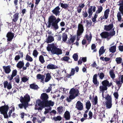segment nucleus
I'll return each mask as SVG.
<instances>
[{"label": "nucleus", "mask_w": 123, "mask_h": 123, "mask_svg": "<svg viewBox=\"0 0 123 123\" xmlns=\"http://www.w3.org/2000/svg\"><path fill=\"white\" fill-rule=\"evenodd\" d=\"M62 38L63 41L64 42H66L67 38V35L65 33H63L62 35Z\"/></svg>", "instance_id": "36"}, {"label": "nucleus", "mask_w": 123, "mask_h": 123, "mask_svg": "<svg viewBox=\"0 0 123 123\" xmlns=\"http://www.w3.org/2000/svg\"><path fill=\"white\" fill-rule=\"evenodd\" d=\"M69 59H70L69 57L67 56H65L62 57L61 58V60L62 61H67Z\"/></svg>", "instance_id": "49"}, {"label": "nucleus", "mask_w": 123, "mask_h": 123, "mask_svg": "<svg viewBox=\"0 0 123 123\" xmlns=\"http://www.w3.org/2000/svg\"><path fill=\"white\" fill-rule=\"evenodd\" d=\"M86 22L87 25V26L88 25L89 26H91L92 24V22L91 20L89 22L87 20H86Z\"/></svg>", "instance_id": "58"}, {"label": "nucleus", "mask_w": 123, "mask_h": 123, "mask_svg": "<svg viewBox=\"0 0 123 123\" xmlns=\"http://www.w3.org/2000/svg\"><path fill=\"white\" fill-rule=\"evenodd\" d=\"M96 47V46L95 45V44H92L91 46V49L92 50H94L93 52H96L97 51V49H95Z\"/></svg>", "instance_id": "48"}, {"label": "nucleus", "mask_w": 123, "mask_h": 123, "mask_svg": "<svg viewBox=\"0 0 123 123\" xmlns=\"http://www.w3.org/2000/svg\"><path fill=\"white\" fill-rule=\"evenodd\" d=\"M59 18H56L53 15L50 16L48 18V21L47 23L46 24V27L49 28L51 27V28L56 30L59 28L58 24L61 20Z\"/></svg>", "instance_id": "1"}, {"label": "nucleus", "mask_w": 123, "mask_h": 123, "mask_svg": "<svg viewBox=\"0 0 123 123\" xmlns=\"http://www.w3.org/2000/svg\"><path fill=\"white\" fill-rule=\"evenodd\" d=\"M12 31L13 32L14 31V29L13 28L11 29L10 31L8 32L6 34V37L7 38V40L8 41H11L14 37V33H12Z\"/></svg>", "instance_id": "10"}, {"label": "nucleus", "mask_w": 123, "mask_h": 123, "mask_svg": "<svg viewBox=\"0 0 123 123\" xmlns=\"http://www.w3.org/2000/svg\"><path fill=\"white\" fill-rule=\"evenodd\" d=\"M97 74H95L93 76V83L96 86H98L99 84V82L97 80Z\"/></svg>", "instance_id": "16"}, {"label": "nucleus", "mask_w": 123, "mask_h": 123, "mask_svg": "<svg viewBox=\"0 0 123 123\" xmlns=\"http://www.w3.org/2000/svg\"><path fill=\"white\" fill-rule=\"evenodd\" d=\"M47 49L48 51H50L52 54L59 55L62 53V51L61 49L57 48L54 43L49 44Z\"/></svg>", "instance_id": "3"}, {"label": "nucleus", "mask_w": 123, "mask_h": 123, "mask_svg": "<svg viewBox=\"0 0 123 123\" xmlns=\"http://www.w3.org/2000/svg\"><path fill=\"white\" fill-rule=\"evenodd\" d=\"M3 68L5 73L6 74L9 73L11 71V66L10 65L6 66H3Z\"/></svg>", "instance_id": "15"}, {"label": "nucleus", "mask_w": 123, "mask_h": 123, "mask_svg": "<svg viewBox=\"0 0 123 123\" xmlns=\"http://www.w3.org/2000/svg\"><path fill=\"white\" fill-rule=\"evenodd\" d=\"M63 107L62 106H60L57 107V110L58 112L59 113H61L63 111Z\"/></svg>", "instance_id": "45"}, {"label": "nucleus", "mask_w": 123, "mask_h": 123, "mask_svg": "<svg viewBox=\"0 0 123 123\" xmlns=\"http://www.w3.org/2000/svg\"><path fill=\"white\" fill-rule=\"evenodd\" d=\"M79 68L78 66H76L75 68H72L71 69V72L70 74L72 75H74L75 71L76 72H78L79 71Z\"/></svg>", "instance_id": "20"}, {"label": "nucleus", "mask_w": 123, "mask_h": 123, "mask_svg": "<svg viewBox=\"0 0 123 123\" xmlns=\"http://www.w3.org/2000/svg\"><path fill=\"white\" fill-rule=\"evenodd\" d=\"M76 107L78 110H82L83 109L82 103L80 101H77L76 103Z\"/></svg>", "instance_id": "14"}, {"label": "nucleus", "mask_w": 123, "mask_h": 123, "mask_svg": "<svg viewBox=\"0 0 123 123\" xmlns=\"http://www.w3.org/2000/svg\"><path fill=\"white\" fill-rule=\"evenodd\" d=\"M104 47L103 46L101 47L100 48L99 50V56H100L105 52V51L104 50Z\"/></svg>", "instance_id": "35"}, {"label": "nucleus", "mask_w": 123, "mask_h": 123, "mask_svg": "<svg viewBox=\"0 0 123 123\" xmlns=\"http://www.w3.org/2000/svg\"><path fill=\"white\" fill-rule=\"evenodd\" d=\"M69 93L70 95L69 97H67L66 99L67 101L68 102H70L72 100L74 99L80 94L78 89L73 88L70 89Z\"/></svg>", "instance_id": "4"}, {"label": "nucleus", "mask_w": 123, "mask_h": 123, "mask_svg": "<svg viewBox=\"0 0 123 123\" xmlns=\"http://www.w3.org/2000/svg\"><path fill=\"white\" fill-rule=\"evenodd\" d=\"M54 40V37L51 35H49L46 39V42L47 43H51Z\"/></svg>", "instance_id": "17"}, {"label": "nucleus", "mask_w": 123, "mask_h": 123, "mask_svg": "<svg viewBox=\"0 0 123 123\" xmlns=\"http://www.w3.org/2000/svg\"><path fill=\"white\" fill-rule=\"evenodd\" d=\"M25 60L30 62H32L33 60L32 58L28 54L26 55Z\"/></svg>", "instance_id": "32"}, {"label": "nucleus", "mask_w": 123, "mask_h": 123, "mask_svg": "<svg viewBox=\"0 0 123 123\" xmlns=\"http://www.w3.org/2000/svg\"><path fill=\"white\" fill-rule=\"evenodd\" d=\"M26 77V76L25 77L24 76L23 77L21 78V80L24 82H26L29 80V78L28 77Z\"/></svg>", "instance_id": "41"}, {"label": "nucleus", "mask_w": 123, "mask_h": 123, "mask_svg": "<svg viewBox=\"0 0 123 123\" xmlns=\"http://www.w3.org/2000/svg\"><path fill=\"white\" fill-rule=\"evenodd\" d=\"M112 31L110 32L106 31H103L100 34V35L102 38H106L107 40H109L115 34L114 28Z\"/></svg>", "instance_id": "6"}, {"label": "nucleus", "mask_w": 123, "mask_h": 123, "mask_svg": "<svg viewBox=\"0 0 123 123\" xmlns=\"http://www.w3.org/2000/svg\"><path fill=\"white\" fill-rule=\"evenodd\" d=\"M85 5L84 3L79 4V6L77 7V11L78 12L80 13L81 12L82 9L84 7Z\"/></svg>", "instance_id": "19"}, {"label": "nucleus", "mask_w": 123, "mask_h": 123, "mask_svg": "<svg viewBox=\"0 0 123 123\" xmlns=\"http://www.w3.org/2000/svg\"><path fill=\"white\" fill-rule=\"evenodd\" d=\"M20 58V56L19 55H16L14 59L16 61H17Z\"/></svg>", "instance_id": "64"}, {"label": "nucleus", "mask_w": 123, "mask_h": 123, "mask_svg": "<svg viewBox=\"0 0 123 123\" xmlns=\"http://www.w3.org/2000/svg\"><path fill=\"white\" fill-rule=\"evenodd\" d=\"M118 49L120 51H123V45H120L118 46Z\"/></svg>", "instance_id": "62"}, {"label": "nucleus", "mask_w": 123, "mask_h": 123, "mask_svg": "<svg viewBox=\"0 0 123 123\" xmlns=\"http://www.w3.org/2000/svg\"><path fill=\"white\" fill-rule=\"evenodd\" d=\"M60 5L61 6L62 8L65 9H68L69 7L68 4L65 3H63L60 2L59 5V6Z\"/></svg>", "instance_id": "26"}, {"label": "nucleus", "mask_w": 123, "mask_h": 123, "mask_svg": "<svg viewBox=\"0 0 123 123\" xmlns=\"http://www.w3.org/2000/svg\"><path fill=\"white\" fill-rule=\"evenodd\" d=\"M17 71L16 69L13 70L11 75L14 77L15 76L17 75Z\"/></svg>", "instance_id": "53"}, {"label": "nucleus", "mask_w": 123, "mask_h": 123, "mask_svg": "<svg viewBox=\"0 0 123 123\" xmlns=\"http://www.w3.org/2000/svg\"><path fill=\"white\" fill-rule=\"evenodd\" d=\"M109 51L112 53H115L116 50V46L115 45L111 47L109 49Z\"/></svg>", "instance_id": "31"}, {"label": "nucleus", "mask_w": 123, "mask_h": 123, "mask_svg": "<svg viewBox=\"0 0 123 123\" xmlns=\"http://www.w3.org/2000/svg\"><path fill=\"white\" fill-rule=\"evenodd\" d=\"M94 105H96L98 103V98L97 96H96L94 98V101L93 102Z\"/></svg>", "instance_id": "55"}, {"label": "nucleus", "mask_w": 123, "mask_h": 123, "mask_svg": "<svg viewBox=\"0 0 123 123\" xmlns=\"http://www.w3.org/2000/svg\"><path fill=\"white\" fill-rule=\"evenodd\" d=\"M30 88L34 90H37L38 88H39L38 85L35 83H33L30 84Z\"/></svg>", "instance_id": "24"}, {"label": "nucleus", "mask_w": 123, "mask_h": 123, "mask_svg": "<svg viewBox=\"0 0 123 123\" xmlns=\"http://www.w3.org/2000/svg\"><path fill=\"white\" fill-rule=\"evenodd\" d=\"M116 83L117 85L118 86L119 88V89L121 87V85L122 83L121 81H120V80H117L116 81Z\"/></svg>", "instance_id": "44"}, {"label": "nucleus", "mask_w": 123, "mask_h": 123, "mask_svg": "<svg viewBox=\"0 0 123 123\" xmlns=\"http://www.w3.org/2000/svg\"><path fill=\"white\" fill-rule=\"evenodd\" d=\"M37 78L39 80H41L42 81H43L45 78V76L43 75L38 74L37 76Z\"/></svg>", "instance_id": "30"}, {"label": "nucleus", "mask_w": 123, "mask_h": 123, "mask_svg": "<svg viewBox=\"0 0 123 123\" xmlns=\"http://www.w3.org/2000/svg\"><path fill=\"white\" fill-rule=\"evenodd\" d=\"M38 53V52L35 49L33 51V55L34 57H37Z\"/></svg>", "instance_id": "46"}, {"label": "nucleus", "mask_w": 123, "mask_h": 123, "mask_svg": "<svg viewBox=\"0 0 123 123\" xmlns=\"http://www.w3.org/2000/svg\"><path fill=\"white\" fill-rule=\"evenodd\" d=\"M15 81L17 83H18L20 81V78L18 75H17L14 78Z\"/></svg>", "instance_id": "50"}, {"label": "nucleus", "mask_w": 123, "mask_h": 123, "mask_svg": "<svg viewBox=\"0 0 123 123\" xmlns=\"http://www.w3.org/2000/svg\"><path fill=\"white\" fill-rule=\"evenodd\" d=\"M9 109V106L8 105H4L0 107V112L2 114H3L5 118H8L7 111Z\"/></svg>", "instance_id": "9"}, {"label": "nucleus", "mask_w": 123, "mask_h": 123, "mask_svg": "<svg viewBox=\"0 0 123 123\" xmlns=\"http://www.w3.org/2000/svg\"><path fill=\"white\" fill-rule=\"evenodd\" d=\"M24 63L23 61H20L18 62L16 65V66L18 68L21 69L24 65Z\"/></svg>", "instance_id": "23"}, {"label": "nucleus", "mask_w": 123, "mask_h": 123, "mask_svg": "<svg viewBox=\"0 0 123 123\" xmlns=\"http://www.w3.org/2000/svg\"><path fill=\"white\" fill-rule=\"evenodd\" d=\"M8 82L7 81H4V87L6 88L8 85Z\"/></svg>", "instance_id": "61"}, {"label": "nucleus", "mask_w": 123, "mask_h": 123, "mask_svg": "<svg viewBox=\"0 0 123 123\" xmlns=\"http://www.w3.org/2000/svg\"><path fill=\"white\" fill-rule=\"evenodd\" d=\"M60 8L59 6L55 7L53 10H52V12L53 14H55L56 16H59L60 15V11L59 10Z\"/></svg>", "instance_id": "13"}, {"label": "nucleus", "mask_w": 123, "mask_h": 123, "mask_svg": "<svg viewBox=\"0 0 123 123\" xmlns=\"http://www.w3.org/2000/svg\"><path fill=\"white\" fill-rule=\"evenodd\" d=\"M53 119L55 121H60L62 120V118L60 116L53 118Z\"/></svg>", "instance_id": "47"}, {"label": "nucleus", "mask_w": 123, "mask_h": 123, "mask_svg": "<svg viewBox=\"0 0 123 123\" xmlns=\"http://www.w3.org/2000/svg\"><path fill=\"white\" fill-rule=\"evenodd\" d=\"M99 77L101 79H102L105 76L103 72H101L100 73V74L99 73H98V75H99Z\"/></svg>", "instance_id": "52"}, {"label": "nucleus", "mask_w": 123, "mask_h": 123, "mask_svg": "<svg viewBox=\"0 0 123 123\" xmlns=\"http://www.w3.org/2000/svg\"><path fill=\"white\" fill-rule=\"evenodd\" d=\"M51 78L50 73H46V78L45 79V82H48L51 79Z\"/></svg>", "instance_id": "21"}, {"label": "nucleus", "mask_w": 123, "mask_h": 123, "mask_svg": "<svg viewBox=\"0 0 123 123\" xmlns=\"http://www.w3.org/2000/svg\"><path fill=\"white\" fill-rule=\"evenodd\" d=\"M113 71L114 70L112 69L109 71L110 77L112 79H114L115 77V75Z\"/></svg>", "instance_id": "34"}, {"label": "nucleus", "mask_w": 123, "mask_h": 123, "mask_svg": "<svg viewBox=\"0 0 123 123\" xmlns=\"http://www.w3.org/2000/svg\"><path fill=\"white\" fill-rule=\"evenodd\" d=\"M76 39L75 37L74 36H72L70 40L71 41V43H73L74 42Z\"/></svg>", "instance_id": "59"}, {"label": "nucleus", "mask_w": 123, "mask_h": 123, "mask_svg": "<svg viewBox=\"0 0 123 123\" xmlns=\"http://www.w3.org/2000/svg\"><path fill=\"white\" fill-rule=\"evenodd\" d=\"M97 66V64L95 61L91 65V66H92V67L95 68H96V67Z\"/></svg>", "instance_id": "63"}, {"label": "nucleus", "mask_w": 123, "mask_h": 123, "mask_svg": "<svg viewBox=\"0 0 123 123\" xmlns=\"http://www.w3.org/2000/svg\"><path fill=\"white\" fill-rule=\"evenodd\" d=\"M78 30L77 31V35L78 36H80L82 34L84 31V27L81 24H79L78 26Z\"/></svg>", "instance_id": "11"}, {"label": "nucleus", "mask_w": 123, "mask_h": 123, "mask_svg": "<svg viewBox=\"0 0 123 123\" xmlns=\"http://www.w3.org/2000/svg\"><path fill=\"white\" fill-rule=\"evenodd\" d=\"M117 17L118 20L119 21H120L122 19V18L121 15V13L120 12H118L117 14Z\"/></svg>", "instance_id": "43"}, {"label": "nucleus", "mask_w": 123, "mask_h": 123, "mask_svg": "<svg viewBox=\"0 0 123 123\" xmlns=\"http://www.w3.org/2000/svg\"><path fill=\"white\" fill-rule=\"evenodd\" d=\"M119 10L120 13L123 15V6L120 5L119 8Z\"/></svg>", "instance_id": "54"}, {"label": "nucleus", "mask_w": 123, "mask_h": 123, "mask_svg": "<svg viewBox=\"0 0 123 123\" xmlns=\"http://www.w3.org/2000/svg\"><path fill=\"white\" fill-rule=\"evenodd\" d=\"M116 61L117 64H120L122 62V59L121 57H117L116 58Z\"/></svg>", "instance_id": "37"}, {"label": "nucleus", "mask_w": 123, "mask_h": 123, "mask_svg": "<svg viewBox=\"0 0 123 123\" xmlns=\"http://www.w3.org/2000/svg\"><path fill=\"white\" fill-rule=\"evenodd\" d=\"M105 105L107 109H110L112 106V102H106Z\"/></svg>", "instance_id": "28"}, {"label": "nucleus", "mask_w": 123, "mask_h": 123, "mask_svg": "<svg viewBox=\"0 0 123 123\" xmlns=\"http://www.w3.org/2000/svg\"><path fill=\"white\" fill-rule=\"evenodd\" d=\"M106 100V102H112V99L111 95L107 94L105 98Z\"/></svg>", "instance_id": "29"}, {"label": "nucleus", "mask_w": 123, "mask_h": 123, "mask_svg": "<svg viewBox=\"0 0 123 123\" xmlns=\"http://www.w3.org/2000/svg\"><path fill=\"white\" fill-rule=\"evenodd\" d=\"M114 25L112 23L108 25H105L104 26V29L106 31H109L114 28Z\"/></svg>", "instance_id": "12"}, {"label": "nucleus", "mask_w": 123, "mask_h": 123, "mask_svg": "<svg viewBox=\"0 0 123 123\" xmlns=\"http://www.w3.org/2000/svg\"><path fill=\"white\" fill-rule=\"evenodd\" d=\"M115 98L116 99H118V97H119V95L117 92H115L113 94Z\"/></svg>", "instance_id": "51"}, {"label": "nucleus", "mask_w": 123, "mask_h": 123, "mask_svg": "<svg viewBox=\"0 0 123 123\" xmlns=\"http://www.w3.org/2000/svg\"><path fill=\"white\" fill-rule=\"evenodd\" d=\"M39 60L40 62L42 64L45 62L43 57L42 55H40L39 57Z\"/></svg>", "instance_id": "40"}, {"label": "nucleus", "mask_w": 123, "mask_h": 123, "mask_svg": "<svg viewBox=\"0 0 123 123\" xmlns=\"http://www.w3.org/2000/svg\"><path fill=\"white\" fill-rule=\"evenodd\" d=\"M43 103L40 104V106H37V105H35V110H41L45 107H47L52 106L54 105V102L51 100L45 101L43 102Z\"/></svg>", "instance_id": "5"}, {"label": "nucleus", "mask_w": 123, "mask_h": 123, "mask_svg": "<svg viewBox=\"0 0 123 123\" xmlns=\"http://www.w3.org/2000/svg\"><path fill=\"white\" fill-rule=\"evenodd\" d=\"M92 6H91L90 8H89L88 9V13L92 14L93 13V12H92Z\"/></svg>", "instance_id": "57"}, {"label": "nucleus", "mask_w": 123, "mask_h": 123, "mask_svg": "<svg viewBox=\"0 0 123 123\" xmlns=\"http://www.w3.org/2000/svg\"><path fill=\"white\" fill-rule=\"evenodd\" d=\"M78 55L77 53H74L73 55V58L75 61H77L78 60Z\"/></svg>", "instance_id": "42"}, {"label": "nucleus", "mask_w": 123, "mask_h": 123, "mask_svg": "<svg viewBox=\"0 0 123 123\" xmlns=\"http://www.w3.org/2000/svg\"><path fill=\"white\" fill-rule=\"evenodd\" d=\"M19 13H16L14 14L13 15V18L12 19V21L14 22H16L18 20V18Z\"/></svg>", "instance_id": "27"}, {"label": "nucleus", "mask_w": 123, "mask_h": 123, "mask_svg": "<svg viewBox=\"0 0 123 123\" xmlns=\"http://www.w3.org/2000/svg\"><path fill=\"white\" fill-rule=\"evenodd\" d=\"M30 100V97L29 95L27 94H26L23 97L22 96H21L20 98V101L21 103L18 105L19 107L22 109L24 107L25 109L29 106V102Z\"/></svg>", "instance_id": "2"}, {"label": "nucleus", "mask_w": 123, "mask_h": 123, "mask_svg": "<svg viewBox=\"0 0 123 123\" xmlns=\"http://www.w3.org/2000/svg\"><path fill=\"white\" fill-rule=\"evenodd\" d=\"M103 9V7L102 6H99L98 8V10L96 11V13L98 14L100 13L102 11Z\"/></svg>", "instance_id": "39"}, {"label": "nucleus", "mask_w": 123, "mask_h": 123, "mask_svg": "<svg viewBox=\"0 0 123 123\" xmlns=\"http://www.w3.org/2000/svg\"><path fill=\"white\" fill-rule=\"evenodd\" d=\"M20 114V117L22 119H24L25 115L27 116V115L26 114H25V113L24 112H22Z\"/></svg>", "instance_id": "56"}, {"label": "nucleus", "mask_w": 123, "mask_h": 123, "mask_svg": "<svg viewBox=\"0 0 123 123\" xmlns=\"http://www.w3.org/2000/svg\"><path fill=\"white\" fill-rule=\"evenodd\" d=\"M50 86L49 87L48 89L45 90L46 92V93H48L49 92L51 91L52 89V86H54L55 85L53 84H50Z\"/></svg>", "instance_id": "38"}, {"label": "nucleus", "mask_w": 123, "mask_h": 123, "mask_svg": "<svg viewBox=\"0 0 123 123\" xmlns=\"http://www.w3.org/2000/svg\"><path fill=\"white\" fill-rule=\"evenodd\" d=\"M86 108L87 109L89 110L91 106V104L90 101L88 100L86 103Z\"/></svg>", "instance_id": "33"}, {"label": "nucleus", "mask_w": 123, "mask_h": 123, "mask_svg": "<svg viewBox=\"0 0 123 123\" xmlns=\"http://www.w3.org/2000/svg\"><path fill=\"white\" fill-rule=\"evenodd\" d=\"M89 34V36L87 34H86L85 36L86 38L88 41V44L90 43L92 38V36L91 33H90Z\"/></svg>", "instance_id": "25"}, {"label": "nucleus", "mask_w": 123, "mask_h": 123, "mask_svg": "<svg viewBox=\"0 0 123 123\" xmlns=\"http://www.w3.org/2000/svg\"><path fill=\"white\" fill-rule=\"evenodd\" d=\"M102 83L103 86H99V90L101 91L106 90L107 89V87H109L111 86L112 84V82H111L109 83V81L106 80L102 81Z\"/></svg>", "instance_id": "7"}, {"label": "nucleus", "mask_w": 123, "mask_h": 123, "mask_svg": "<svg viewBox=\"0 0 123 123\" xmlns=\"http://www.w3.org/2000/svg\"><path fill=\"white\" fill-rule=\"evenodd\" d=\"M47 68L48 69H55L58 68V67L52 64H49L47 66Z\"/></svg>", "instance_id": "22"}, {"label": "nucleus", "mask_w": 123, "mask_h": 123, "mask_svg": "<svg viewBox=\"0 0 123 123\" xmlns=\"http://www.w3.org/2000/svg\"><path fill=\"white\" fill-rule=\"evenodd\" d=\"M41 99L42 100L41 101L40 99H38L36 102V104L37 106H40V104L43 103V101H46L49 98L48 95L46 93H43L41 95Z\"/></svg>", "instance_id": "8"}, {"label": "nucleus", "mask_w": 123, "mask_h": 123, "mask_svg": "<svg viewBox=\"0 0 123 123\" xmlns=\"http://www.w3.org/2000/svg\"><path fill=\"white\" fill-rule=\"evenodd\" d=\"M88 115L89 116V118L91 119L92 118V113L91 111H90L89 112Z\"/></svg>", "instance_id": "60"}, {"label": "nucleus", "mask_w": 123, "mask_h": 123, "mask_svg": "<svg viewBox=\"0 0 123 123\" xmlns=\"http://www.w3.org/2000/svg\"><path fill=\"white\" fill-rule=\"evenodd\" d=\"M64 117L65 118L66 120H69L70 118V115L69 112L67 111L64 114Z\"/></svg>", "instance_id": "18"}]
</instances>
